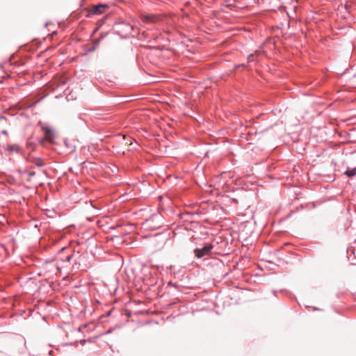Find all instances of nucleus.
Here are the masks:
<instances>
[{"mask_svg":"<svg viewBox=\"0 0 356 356\" xmlns=\"http://www.w3.org/2000/svg\"><path fill=\"white\" fill-rule=\"evenodd\" d=\"M213 248V245L211 243H206L202 248L194 250L195 256L198 259H201L204 256H209L211 254Z\"/></svg>","mask_w":356,"mask_h":356,"instance_id":"obj_1","label":"nucleus"},{"mask_svg":"<svg viewBox=\"0 0 356 356\" xmlns=\"http://www.w3.org/2000/svg\"><path fill=\"white\" fill-rule=\"evenodd\" d=\"M40 124L44 134V140L52 142L55 138L52 129L47 124H42L41 122H40Z\"/></svg>","mask_w":356,"mask_h":356,"instance_id":"obj_2","label":"nucleus"},{"mask_svg":"<svg viewBox=\"0 0 356 356\" xmlns=\"http://www.w3.org/2000/svg\"><path fill=\"white\" fill-rule=\"evenodd\" d=\"M108 8V6L106 4L99 3L92 8L90 13L94 15H100L106 12Z\"/></svg>","mask_w":356,"mask_h":356,"instance_id":"obj_3","label":"nucleus"},{"mask_svg":"<svg viewBox=\"0 0 356 356\" xmlns=\"http://www.w3.org/2000/svg\"><path fill=\"white\" fill-rule=\"evenodd\" d=\"M162 19V17L160 16L154 15H147L144 16V22H152V23H158Z\"/></svg>","mask_w":356,"mask_h":356,"instance_id":"obj_4","label":"nucleus"},{"mask_svg":"<svg viewBox=\"0 0 356 356\" xmlns=\"http://www.w3.org/2000/svg\"><path fill=\"white\" fill-rule=\"evenodd\" d=\"M6 149L8 152L19 153L21 151V147L18 145L14 144L9 145Z\"/></svg>","mask_w":356,"mask_h":356,"instance_id":"obj_5","label":"nucleus"},{"mask_svg":"<svg viewBox=\"0 0 356 356\" xmlns=\"http://www.w3.org/2000/svg\"><path fill=\"white\" fill-rule=\"evenodd\" d=\"M344 174L349 177H354L355 175H356V168H348L347 170L345 171Z\"/></svg>","mask_w":356,"mask_h":356,"instance_id":"obj_6","label":"nucleus"},{"mask_svg":"<svg viewBox=\"0 0 356 356\" xmlns=\"http://www.w3.org/2000/svg\"><path fill=\"white\" fill-rule=\"evenodd\" d=\"M31 162L38 167H42L44 165V161L40 158H33Z\"/></svg>","mask_w":356,"mask_h":356,"instance_id":"obj_7","label":"nucleus"},{"mask_svg":"<svg viewBox=\"0 0 356 356\" xmlns=\"http://www.w3.org/2000/svg\"><path fill=\"white\" fill-rule=\"evenodd\" d=\"M240 0H222V4L228 6H232L234 2L239 1Z\"/></svg>","mask_w":356,"mask_h":356,"instance_id":"obj_8","label":"nucleus"},{"mask_svg":"<svg viewBox=\"0 0 356 356\" xmlns=\"http://www.w3.org/2000/svg\"><path fill=\"white\" fill-rule=\"evenodd\" d=\"M73 257L72 254L67 255L65 258H61L60 260L63 261L70 262Z\"/></svg>","mask_w":356,"mask_h":356,"instance_id":"obj_9","label":"nucleus"},{"mask_svg":"<svg viewBox=\"0 0 356 356\" xmlns=\"http://www.w3.org/2000/svg\"><path fill=\"white\" fill-rule=\"evenodd\" d=\"M96 49H97V45L92 44L91 46H90L89 47L87 48L86 51L88 53H91V52L95 51L96 50Z\"/></svg>","mask_w":356,"mask_h":356,"instance_id":"obj_10","label":"nucleus"},{"mask_svg":"<svg viewBox=\"0 0 356 356\" xmlns=\"http://www.w3.org/2000/svg\"><path fill=\"white\" fill-rule=\"evenodd\" d=\"M99 42L100 40H95L94 42H93V45H97V47H98L99 44Z\"/></svg>","mask_w":356,"mask_h":356,"instance_id":"obj_11","label":"nucleus"},{"mask_svg":"<svg viewBox=\"0 0 356 356\" xmlns=\"http://www.w3.org/2000/svg\"><path fill=\"white\" fill-rule=\"evenodd\" d=\"M34 175H35V172H29V176L30 177H32V176H34Z\"/></svg>","mask_w":356,"mask_h":356,"instance_id":"obj_12","label":"nucleus"},{"mask_svg":"<svg viewBox=\"0 0 356 356\" xmlns=\"http://www.w3.org/2000/svg\"><path fill=\"white\" fill-rule=\"evenodd\" d=\"M190 3H190V1H187V2H186V5H188V4H190Z\"/></svg>","mask_w":356,"mask_h":356,"instance_id":"obj_13","label":"nucleus"},{"mask_svg":"<svg viewBox=\"0 0 356 356\" xmlns=\"http://www.w3.org/2000/svg\"><path fill=\"white\" fill-rule=\"evenodd\" d=\"M127 26L131 29V27L130 26V25L127 24Z\"/></svg>","mask_w":356,"mask_h":356,"instance_id":"obj_14","label":"nucleus"},{"mask_svg":"<svg viewBox=\"0 0 356 356\" xmlns=\"http://www.w3.org/2000/svg\"><path fill=\"white\" fill-rule=\"evenodd\" d=\"M64 250H65V248H62L61 251H63Z\"/></svg>","mask_w":356,"mask_h":356,"instance_id":"obj_15","label":"nucleus"}]
</instances>
